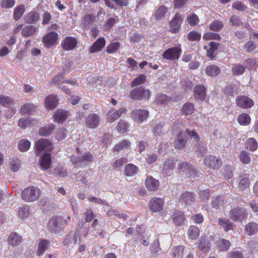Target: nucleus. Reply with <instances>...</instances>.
Masks as SVG:
<instances>
[{
	"instance_id": "nucleus-17",
	"label": "nucleus",
	"mask_w": 258,
	"mask_h": 258,
	"mask_svg": "<svg viewBox=\"0 0 258 258\" xmlns=\"http://www.w3.org/2000/svg\"><path fill=\"white\" fill-rule=\"evenodd\" d=\"M179 169L182 170V172H185L186 175L188 176L194 178L197 175V172L194 170L192 165H190L186 162H182L180 164L178 167Z\"/></svg>"
},
{
	"instance_id": "nucleus-25",
	"label": "nucleus",
	"mask_w": 258,
	"mask_h": 258,
	"mask_svg": "<svg viewBox=\"0 0 258 258\" xmlns=\"http://www.w3.org/2000/svg\"><path fill=\"white\" fill-rule=\"evenodd\" d=\"M55 125L53 124H48L45 126L39 128L38 134L40 136L43 137H47L50 136L55 129Z\"/></svg>"
},
{
	"instance_id": "nucleus-44",
	"label": "nucleus",
	"mask_w": 258,
	"mask_h": 258,
	"mask_svg": "<svg viewBox=\"0 0 258 258\" xmlns=\"http://www.w3.org/2000/svg\"><path fill=\"white\" fill-rule=\"evenodd\" d=\"M219 44L215 42H211L209 43L210 48L207 50V56L211 59H213L215 56L214 52L217 50Z\"/></svg>"
},
{
	"instance_id": "nucleus-36",
	"label": "nucleus",
	"mask_w": 258,
	"mask_h": 258,
	"mask_svg": "<svg viewBox=\"0 0 258 258\" xmlns=\"http://www.w3.org/2000/svg\"><path fill=\"white\" fill-rule=\"evenodd\" d=\"M237 121L240 125L246 126L250 123L251 118L247 113H242L238 115Z\"/></svg>"
},
{
	"instance_id": "nucleus-29",
	"label": "nucleus",
	"mask_w": 258,
	"mask_h": 258,
	"mask_svg": "<svg viewBox=\"0 0 258 258\" xmlns=\"http://www.w3.org/2000/svg\"><path fill=\"white\" fill-rule=\"evenodd\" d=\"M172 219L176 225H180L185 220L184 214L181 211H175L172 214Z\"/></svg>"
},
{
	"instance_id": "nucleus-40",
	"label": "nucleus",
	"mask_w": 258,
	"mask_h": 258,
	"mask_svg": "<svg viewBox=\"0 0 258 258\" xmlns=\"http://www.w3.org/2000/svg\"><path fill=\"white\" fill-rule=\"evenodd\" d=\"M245 147L248 150L253 152L257 149L258 143L254 138H248L245 142Z\"/></svg>"
},
{
	"instance_id": "nucleus-28",
	"label": "nucleus",
	"mask_w": 258,
	"mask_h": 258,
	"mask_svg": "<svg viewBox=\"0 0 258 258\" xmlns=\"http://www.w3.org/2000/svg\"><path fill=\"white\" fill-rule=\"evenodd\" d=\"M57 103L56 97L53 95H50L45 98L44 104L47 109H53L56 106Z\"/></svg>"
},
{
	"instance_id": "nucleus-5",
	"label": "nucleus",
	"mask_w": 258,
	"mask_h": 258,
	"mask_svg": "<svg viewBox=\"0 0 258 258\" xmlns=\"http://www.w3.org/2000/svg\"><path fill=\"white\" fill-rule=\"evenodd\" d=\"M34 148L36 154L38 155L42 151H51L53 145L49 140L42 138L35 143Z\"/></svg>"
},
{
	"instance_id": "nucleus-27",
	"label": "nucleus",
	"mask_w": 258,
	"mask_h": 258,
	"mask_svg": "<svg viewBox=\"0 0 258 258\" xmlns=\"http://www.w3.org/2000/svg\"><path fill=\"white\" fill-rule=\"evenodd\" d=\"M36 109V106L31 103H25L21 106L19 111L22 115H31Z\"/></svg>"
},
{
	"instance_id": "nucleus-26",
	"label": "nucleus",
	"mask_w": 258,
	"mask_h": 258,
	"mask_svg": "<svg viewBox=\"0 0 258 258\" xmlns=\"http://www.w3.org/2000/svg\"><path fill=\"white\" fill-rule=\"evenodd\" d=\"M38 121L36 119L30 117L22 118L19 119L18 125L22 128H26L30 127L32 125L37 124Z\"/></svg>"
},
{
	"instance_id": "nucleus-3",
	"label": "nucleus",
	"mask_w": 258,
	"mask_h": 258,
	"mask_svg": "<svg viewBox=\"0 0 258 258\" xmlns=\"http://www.w3.org/2000/svg\"><path fill=\"white\" fill-rule=\"evenodd\" d=\"M40 196V190L31 186L25 188L22 192V198L26 202H32L37 200Z\"/></svg>"
},
{
	"instance_id": "nucleus-23",
	"label": "nucleus",
	"mask_w": 258,
	"mask_h": 258,
	"mask_svg": "<svg viewBox=\"0 0 258 258\" xmlns=\"http://www.w3.org/2000/svg\"><path fill=\"white\" fill-rule=\"evenodd\" d=\"M179 200L185 204H189L195 201V195L192 192L185 191L181 195Z\"/></svg>"
},
{
	"instance_id": "nucleus-32",
	"label": "nucleus",
	"mask_w": 258,
	"mask_h": 258,
	"mask_svg": "<svg viewBox=\"0 0 258 258\" xmlns=\"http://www.w3.org/2000/svg\"><path fill=\"white\" fill-rule=\"evenodd\" d=\"M39 14L36 12L32 11L25 16V21L26 23H33L37 22L39 19Z\"/></svg>"
},
{
	"instance_id": "nucleus-43",
	"label": "nucleus",
	"mask_w": 258,
	"mask_h": 258,
	"mask_svg": "<svg viewBox=\"0 0 258 258\" xmlns=\"http://www.w3.org/2000/svg\"><path fill=\"white\" fill-rule=\"evenodd\" d=\"M194 109L195 107L193 103L186 102L182 107V114L185 115L191 114L194 112Z\"/></svg>"
},
{
	"instance_id": "nucleus-64",
	"label": "nucleus",
	"mask_w": 258,
	"mask_h": 258,
	"mask_svg": "<svg viewBox=\"0 0 258 258\" xmlns=\"http://www.w3.org/2000/svg\"><path fill=\"white\" fill-rule=\"evenodd\" d=\"M232 8L239 11H244L247 9V6L242 2L236 1L232 4Z\"/></svg>"
},
{
	"instance_id": "nucleus-7",
	"label": "nucleus",
	"mask_w": 258,
	"mask_h": 258,
	"mask_svg": "<svg viewBox=\"0 0 258 258\" xmlns=\"http://www.w3.org/2000/svg\"><path fill=\"white\" fill-rule=\"evenodd\" d=\"M182 22L183 19L182 16L179 14L176 13L169 22V31L172 33L178 32L180 30Z\"/></svg>"
},
{
	"instance_id": "nucleus-22",
	"label": "nucleus",
	"mask_w": 258,
	"mask_h": 258,
	"mask_svg": "<svg viewBox=\"0 0 258 258\" xmlns=\"http://www.w3.org/2000/svg\"><path fill=\"white\" fill-rule=\"evenodd\" d=\"M244 233L249 236L253 235L258 232V224L255 222H250L244 227Z\"/></svg>"
},
{
	"instance_id": "nucleus-57",
	"label": "nucleus",
	"mask_w": 258,
	"mask_h": 258,
	"mask_svg": "<svg viewBox=\"0 0 258 258\" xmlns=\"http://www.w3.org/2000/svg\"><path fill=\"white\" fill-rule=\"evenodd\" d=\"M231 70L234 75L240 76L245 71V68L241 64H235L232 67Z\"/></svg>"
},
{
	"instance_id": "nucleus-21",
	"label": "nucleus",
	"mask_w": 258,
	"mask_h": 258,
	"mask_svg": "<svg viewBox=\"0 0 258 258\" xmlns=\"http://www.w3.org/2000/svg\"><path fill=\"white\" fill-rule=\"evenodd\" d=\"M145 184L149 190L155 191L158 189L160 183L158 180L149 176L146 178Z\"/></svg>"
},
{
	"instance_id": "nucleus-60",
	"label": "nucleus",
	"mask_w": 258,
	"mask_h": 258,
	"mask_svg": "<svg viewBox=\"0 0 258 258\" xmlns=\"http://www.w3.org/2000/svg\"><path fill=\"white\" fill-rule=\"evenodd\" d=\"M128 124L123 120H120L116 126L117 131L120 134L125 133L128 129Z\"/></svg>"
},
{
	"instance_id": "nucleus-50",
	"label": "nucleus",
	"mask_w": 258,
	"mask_h": 258,
	"mask_svg": "<svg viewBox=\"0 0 258 258\" xmlns=\"http://www.w3.org/2000/svg\"><path fill=\"white\" fill-rule=\"evenodd\" d=\"M35 31L36 27L34 26L29 25L23 28L21 34L23 37H29L32 35Z\"/></svg>"
},
{
	"instance_id": "nucleus-52",
	"label": "nucleus",
	"mask_w": 258,
	"mask_h": 258,
	"mask_svg": "<svg viewBox=\"0 0 258 258\" xmlns=\"http://www.w3.org/2000/svg\"><path fill=\"white\" fill-rule=\"evenodd\" d=\"M30 142L27 139H21L18 143V148L21 152L27 151L30 148Z\"/></svg>"
},
{
	"instance_id": "nucleus-24",
	"label": "nucleus",
	"mask_w": 258,
	"mask_h": 258,
	"mask_svg": "<svg viewBox=\"0 0 258 258\" xmlns=\"http://www.w3.org/2000/svg\"><path fill=\"white\" fill-rule=\"evenodd\" d=\"M72 162L74 163H77L79 162H92L93 160V156L90 152H87L84 155L79 157H72Z\"/></svg>"
},
{
	"instance_id": "nucleus-53",
	"label": "nucleus",
	"mask_w": 258,
	"mask_h": 258,
	"mask_svg": "<svg viewBox=\"0 0 258 258\" xmlns=\"http://www.w3.org/2000/svg\"><path fill=\"white\" fill-rule=\"evenodd\" d=\"M223 27V22L219 20H214L209 25L210 30L215 31V32H218V31H220Z\"/></svg>"
},
{
	"instance_id": "nucleus-38",
	"label": "nucleus",
	"mask_w": 258,
	"mask_h": 258,
	"mask_svg": "<svg viewBox=\"0 0 258 258\" xmlns=\"http://www.w3.org/2000/svg\"><path fill=\"white\" fill-rule=\"evenodd\" d=\"M21 237L16 233H12L10 234L8 238V243L9 245L15 246L21 243Z\"/></svg>"
},
{
	"instance_id": "nucleus-15",
	"label": "nucleus",
	"mask_w": 258,
	"mask_h": 258,
	"mask_svg": "<svg viewBox=\"0 0 258 258\" xmlns=\"http://www.w3.org/2000/svg\"><path fill=\"white\" fill-rule=\"evenodd\" d=\"M52 158L51 154L48 153H44L40 158L39 164L42 170L49 169L51 165Z\"/></svg>"
},
{
	"instance_id": "nucleus-47",
	"label": "nucleus",
	"mask_w": 258,
	"mask_h": 258,
	"mask_svg": "<svg viewBox=\"0 0 258 258\" xmlns=\"http://www.w3.org/2000/svg\"><path fill=\"white\" fill-rule=\"evenodd\" d=\"M239 160L244 164H248L251 162L250 155L245 151H242L239 155Z\"/></svg>"
},
{
	"instance_id": "nucleus-10",
	"label": "nucleus",
	"mask_w": 258,
	"mask_h": 258,
	"mask_svg": "<svg viewBox=\"0 0 258 258\" xmlns=\"http://www.w3.org/2000/svg\"><path fill=\"white\" fill-rule=\"evenodd\" d=\"M125 112L126 109L124 107H121L118 110H116L114 108H111L106 114L107 121L109 123L113 122Z\"/></svg>"
},
{
	"instance_id": "nucleus-39",
	"label": "nucleus",
	"mask_w": 258,
	"mask_h": 258,
	"mask_svg": "<svg viewBox=\"0 0 258 258\" xmlns=\"http://www.w3.org/2000/svg\"><path fill=\"white\" fill-rule=\"evenodd\" d=\"M231 245L230 242L225 239H220L217 242V247L219 251H227Z\"/></svg>"
},
{
	"instance_id": "nucleus-19",
	"label": "nucleus",
	"mask_w": 258,
	"mask_h": 258,
	"mask_svg": "<svg viewBox=\"0 0 258 258\" xmlns=\"http://www.w3.org/2000/svg\"><path fill=\"white\" fill-rule=\"evenodd\" d=\"M188 138L183 132H180L177 135V138L175 141V147L176 149H182L186 145Z\"/></svg>"
},
{
	"instance_id": "nucleus-49",
	"label": "nucleus",
	"mask_w": 258,
	"mask_h": 258,
	"mask_svg": "<svg viewBox=\"0 0 258 258\" xmlns=\"http://www.w3.org/2000/svg\"><path fill=\"white\" fill-rule=\"evenodd\" d=\"M171 101V97H169L165 94H158L155 99V102L158 105L165 104Z\"/></svg>"
},
{
	"instance_id": "nucleus-51",
	"label": "nucleus",
	"mask_w": 258,
	"mask_h": 258,
	"mask_svg": "<svg viewBox=\"0 0 258 258\" xmlns=\"http://www.w3.org/2000/svg\"><path fill=\"white\" fill-rule=\"evenodd\" d=\"M120 43L119 42H114L107 46L106 51L108 54H112L117 52L119 49Z\"/></svg>"
},
{
	"instance_id": "nucleus-42",
	"label": "nucleus",
	"mask_w": 258,
	"mask_h": 258,
	"mask_svg": "<svg viewBox=\"0 0 258 258\" xmlns=\"http://www.w3.org/2000/svg\"><path fill=\"white\" fill-rule=\"evenodd\" d=\"M250 185V180L247 177L240 176V179L238 183V188L241 191H243L248 188Z\"/></svg>"
},
{
	"instance_id": "nucleus-30",
	"label": "nucleus",
	"mask_w": 258,
	"mask_h": 258,
	"mask_svg": "<svg viewBox=\"0 0 258 258\" xmlns=\"http://www.w3.org/2000/svg\"><path fill=\"white\" fill-rule=\"evenodd\" d=\"M139 171L138 167L135 165L130 163L125 165L124 172L127 176H133L136 174Z\"/></svg>"
},
{
	"instance_id": "nucleus-55",
	"label": "nucleus",
	"mask_w": 258,
	"mask_h": 258,
	"mask_svg": "<svg viewBox=\"0 0 258 258\" xmlns=\"http://www.w3.org/2000/svg\"><path fill=\"white\" fill-rule=\"evenodd\" d=\"M146 76L144 74H140L134 79L131 83V87H134L143 84L146 80Z\"/></svg>"
},
{
	"instance_id": "nucleus-14",
	"label": "nucleus",
	"mask_w": 258,
	"mask_h": 258,
	"mask_svg": "<svg viewBox=\"0 0 258 258\" xmlns=\"http://www.w3.org/2000/svg\"><path fill=\"white\" fill-rule=\"evenodd\" d=\"M131 115L135 120L141 123L147 119L149 112L145 109H136L132 112Z\"/></svg>"
},
{
	"instance_id": "nucleus-1",
	"label": "nucleus",
	"mask_w": 258,
	"mask_h": 258,
	"mask_svg": "<svg viewBox=\"0 0 258 258\" xmlns=\"http://www.w3.org/2000/svg\"><path fill=\"white\" fill-rule=\"evenodd\" d=\"M152 93L150 90L143 87L132 89L129 94L130 97L134 100H144L148 101Z\"/></svg>"
},
{
	"instance_id": "nucleus-59",
	"label": "nucleus",
	"mask_w": 258,
	"mask_h": 258,
	"mask_svg": "<svg viewBox=\"0 0 258 258\" xmlns=\"http://www.w3.org/2000/svg\"><path fill=\"white\" fill-rule=\"evenodd\" d=\"M14 102L13 99L9 96L1 95H0V105L8 107Z\"/></svg>"
},
{
	"instance_id": "nucleus-33",
	"label": "nucleus",
	"mask_w": 258,
	"mask_h": 258,
	"mask_svg": "<svg viewBox=\"0 0 258 258\" xmlns=\"http://www.w3.org/2000/svg\"><path fill=\"white\" fill-rule=\"evenodd\" d=\"M199 228L195 226H190L187 230V234L188 237L191 239H197L200 236Z\"/></svg>"
},
{
	"instance_id": "nucleus-45",
	"label": "nucleus",
	"mask_w": 258,
	"mask_h": 258,
	"mask_svg": "<svg viewBox=\"0 0 258 258\" xmlns=\"http://www.w3.org/2000/svg\"><path fill=\"white\" fill-rule=\"evenodd\" d=\"M52 82L53 84L61 82V83H68L73 86H75L76 84L75 81L73 79H71L70 80H63L62 75L59 74L52 79Z\"/></svg>"
},
{
	"instance_id": "nucleus-18",
	"label": "nucleus",
	"mask_w": 258,
	"mask_h": 258,
	"mask_svg": "<svg viewBox=\"0 0 258 258\" xmlns=\"http://www.w3.org/2000/svg\"><path fill=\"white\" fill-rule=\"evenodd\" d=\"M106 41L104 37L98 38L90 48L91 53L100 52L105 46Z\"/></svg>"
},
{
	"instance_id": "nucleus-54",
	"label": "nucleus",
	"mask_w": 258,
	"mask_h": 258,
	"mask_svg": "<svg viewBox=\"0 0 258 258\" xmlns=\"http://www.w3.org/2000/svg\"><path fill=\"white\" fill-rule=\"evenodd\" d=\"M131 143L130 142L127 140H124L119 143L116 144L113 150L114 151L119 152L122 150L127 149L130 147Z\"/></svg>"
},
{
	"instance_id": "nucleus-13",
	"label": "nucleus",
	"mask_w": 258,
	"mask_h": 258,
	"mask_svg": "<svg viewBox=\"0 0 258 258\" xmlns=\"http://www.w3.org/2000/svg\"><path fill=\"white\" fill-rule=\"evenodd\" d=\"M78 44L77 39L74 37L67 36L62 41L61 45L65 50H71L76 48Z\"/></svg>"
},
{
	"instance_id": "nucleus-56",
	"label": "nucleus",
	"mask_w": 258,
	"mask_h": 258,
	"mask_svg": "<svg viewBox=\"0 0 258 258\" xmlns=\"http://www.w3.org/2000/svg\"><path fill=\"white\" fill-rule=\"evenodd\" d=\"M183 250L184 248L182 245L174 247L171 251L172 255L174 257L180 258L183 255Z\"/></svg>"
},
{
	"instance_id": "nucleus-62",
	"label": "nucleus",
	"mask_w": 258,
	"mask_h": 258,
	"mask_svg": "<svg viewBox=\"0 0 258 258\" xmlns=\"http://www.w3.org/2000/svg\"><path fill=\"white\" fill-rule=\"evenodd\" d=\"M211 195L210 190L209 189L200 190L199 192V199L202 202L208 201Z\"/></svg>"
},
{
	"instance_id": "nucleus-61",
	"label": "nucleus",
	"mask_w": 258,
	"mask_h": 258,
	"mask_svg": "<svg viewBox=\"0 0 258 258\" xmlns=\"http://www.w3.org/2000/svg\"><path fill=\"white\" fill-rule=\"evenodd\" d=\"M201 38V34L196 31H192L187 34V39L190 41H199Z\"/></svg>"
},
{
	"instance_id": "nucleus-12",
	"label": "nucleus",
	"mask_w": 258,
	"mask_h": 258,
	"mask_svg": "<svg viewBox=\"0 0 258 258\" xmlns=\"http://www.w3.org/2000/svg\"><path fill=\"white\" fill-rule=\"evenodd\" d=\"M101 121L100 117L96 113H91L86 118V126L90 128H95L99 125Z\"/></svg>"
},
{
	"instance_id": "nucleus-11",
	"label": "nucleus",
	"mask_w": 258,
	"mask_h": 258,
	"mask_svg": "<svg viewBox=\"0 0 258 258\" xmlns=\"http://www.w3.org/2000/svg\"><path fill=\"white\" fill-rule=\"evenodd\" d=\"M204 164L208 168L213 169H218L222 165L220 159L212 155H208L204 159Z\"/></svg>"
},
{
	"instance_id": "nucleus-34",
	"label": "nucleus",
	"mask_w": 258,
	"mask_h": 258,
	"mask_svg": "<svg viewBox=\"0 0 258 258\" xmlns=\"http://www.w3.org/2000/svg\"><path fill=\"white\" fill-rule=\"evenodd\" d=\"M49 242L45 239H40L38 245V248L37 250V254L38 255H42L44 251L48 248Z\"/></svg>"
},
{
	"instance_id": "nucleus-6",
	"label": "nucleus",
	"mask_w": 258,
	"mask_h": 258,
	"mask_svg": "<svg viewBox=\"0 0 258 258\" xmlns=\"http://www.w3.org/2000/svg\"><path fill=\"white\" fill-rule=\"evenodd\" d=\"M237 106L241 108L248 109L254 105L253 100L245 95L238 96L235 99Z\"/></svg>"
},
{
	"instance_id": "nucleus-58",
	"label": "nucleus",
	"mask_w": 258,
	"mask_h": 258,
	"mask_svg": "<svg viewBox=\"0 0 258 258\" xmlns=\"http://www.w3.org/2000/svg\"><path fill=\"white\" fill-rule=\"evenodd\" d=\"M53 174L56 176L64 177L68 175V171L62 166H57L53 170Z\"/></svg>"
},
{
	"instance_id": "nucleus-8",
	"label": "nucleus",
	"mask_w": 258,
	"mask_h": 258,
	"mask_svg": "<svg viewBox=\"0 0 258 258\" xmlns=\"http://www.w3.org/2000/svg\"><path fill=\"white\" fill-rule=\"evenodd\" d=\"M229 212L230 217L234 221H242L247 217L245 209L242 208H233Z\"/></svg>"
},
{
	"instance_id": "nucleus-41",
	"label": "nucleus",
	"mask_w": 258,
	"mask_h": 258,
	"mask_svg": "<svg viewBox=\"0 0 258 258\" xmlns=\"http://www.w3.org/2000/svg\"><path fill=\"white\" fill-rule=\"evenodd\" d=\"M218 224L221 227L223 228L225 232H227L232 229L233 227L232 223L229 220L226 219H219Z\"/></svg>"
},
{
	"instance_id": "nucleus-63",
	"label": "nucleus",
	"mask_w": 258,
	"mask_h": 258,
	"mask_svg": "<svg viewBox=\"0 0 258 258\" xmlns=\"http://www.w3.org/2000/svg\"><path fill=\"white\" fill-rule=\"evenodd\" d=\"M224 205V201L221 196L215 198L212 202V207L215 209H218L220 206L223 207Z\"/></svg>"
},
{
	"instance_id": "nucleus-35",
	"label": "nucleus",
	"mask_w": 258,
	"mask_h": 258,
	"mask_svg": "<svg viewBox=\"0 0 258 258\" xmlns=\"http://www.w3.org/2000/svg\"><path fill=\"white\" fill-rule=\"evenodd\" d=\"M221 71L219 68L215 65H210L206 68V74L211 77H216L220 74Z\"/></svg>"
},
{
	"instance_id": "nucleus-37",
	"label": "nucleus",
	"mask_w": 258,
	"mask_h": 258,
	"mask_svg": "<svg viewBox=\"0 0 258 258\" xmlns=\"http://www.w3.org/2000/svg\"><path fill=\"white\" fill-rule=\"evenodd\" d=\"M198 248L202 251H209L211 248V244L208 238L202 237L198 244Z\"/></svg>"
},
{
	"instance_id": "nucleus-16",
	"label": "nucleus",
	"mask_w": 258,
	"mask_h": 258,
	"mask_svg": "<svg viewBox=\"0 0 258 258\" xmlns=\"http://www.w3.org/2000/svg\"><path fill=\"white\" fill-rule=\"evenodd\" d=\"M61 221L60 217H53L51 218L48 224V228L51 232L56 233L58 232L60 229L59 224Z\"/></svg>"
},
{
	"instance_id": "nucleus-46",
	"label": "nucleus",
	"mask_w": 258,
	"mask_h": 258,
	"mask_svg": "<svg viewBox=\"0 0 258 258\" xmlns=\"http://www.w3.org/2000/svg\"><path fill=\"white\" fill-rule=\"evenodd\" d=\"M186 21L190 26H195L199 24L200 19L197 15L191 13L187 16Z\"/></svg>"
},
{
	"instance_id": "nucleus-31",
	"label": "nucleus",
	"mask_w": 258,
	"mask_h": 258,
	"mask_svg": "<svg viewBox=\"0 0 258 258\" xmlns=\"http://www.w3.org/2000/svg\"><path fill=\"white\" fill-rule=\"evenodd\" d=\"M68 115V111L58 109L53 114L54 120L58 122H61L67 119Z\"/></svg>"
},
{
	"instance_id": "nucleus-2",
	"label": "nucleus",
	"mask_w": 258,
	"mask_h": 258,
	"mask_svg": "<svg viewBox=\"0 0 258 258\" xmlns=\"http://www.w3.org/2000/svg\"><path fill=\"white\" fill-rule=\"evenodd\" d=\"M164 201L163 199L154 197L151 199L149 203V208L150 211L153 213H159L162 216L166 215V212L163 209Z\"/></svg>"
},
{
	"instance_id": "nucleus-4",
	"label": "nucleus",
	"mask_w": 258,
	"mask_h": 258,
	"mask_svg": "<svg viewBox=\"0 0 258 258\" xmlns=\"http://www.w3.org/2000/svg\"><path fill=\"white\" fill-rule=\"evenodd\" d=\"M181 51L180 46L170 47L164 51L162 56L163 59L168 60H178L180 56Z\"/></svg>"
},
{
	"instance_id": "nucleus-20",
	"label": "nucleus",
	"mask_w": 258,
	"mask_h": 258,
	"mask_svg": "<svg viewBox=\"0 0 258 258\" xmlns=\"http://www.w3.org/2000/svg\"><path fill=\"white\" fill-rule=\"evenodd\" d=\"M194 96L196 99L204 100L206 96V90L202 85H197L194 88Z\"/></svg>"
},
{
	"instance_id": "nucleus-9",
	"label": "nucleus",
	"mask_w": 258,
	"mask_h": 258,
	"mask_svg": "<svg viewBox=\"0 0 258 258\" xmlns=\"http://www.w3.org/2000/svg\"><path fill=\"white\" fill-rule=\"evenodd\" d=\"M58 36L57 33L54 31L46 33L42 38L43 45L47 48L52 47L57 43Z\"/></svg>"
},
{
	"instance_id": "nucleus-48",
	"label": "nucleus",
	"mask_w": 258,
	"mask_h": 258,
	"mask_svg": "<svg viewBox=\"0 0 258 258\" xmlns=\"http://www.w3.org/2000/svg\"><path fill=\"white\" fill-rule=\"evenodd\" d=\"M25 11V6L20 5L17 6L14 11V19L15 21L19 20L23 15Z\"/></svg>"
}]
</instances>
